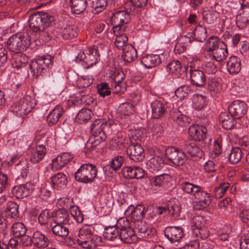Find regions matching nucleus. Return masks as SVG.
I'll use <instances>...</instances> for the list:
<instances>
[{
	"instance_id": "09e8293b",
	"label": "nucleus",
	"mask_w": 249,
	"mask_h": 249,
	"mask_svg": "<svg viewBox=\"0 0 249 249\" xmlns=\"http://www.w3.org/2000/svg\"><path fill=\"white\" fill-rule=\"evenodd\" d=\"M134 226L143 237H148L151 231V230L148 228L147 224L142 220L134 222Z\"/></svg>"
},
{
	"instance_id": "2f4dec72",
	"label": "nucleus",
	"mask_w": 249,
	"mask_h": 249,
	"mask_svg": "<svg viewBox=\"0 0 249 249\" xmlns=\"http://www.w3.org/2000/svg\"><path fill=\"white\" fill-rule=\"evenodd\" d=\"M171 115L173 119L180 126H187L190 123L191 119L181 114L177 109H174Z\"/></svg>"
},
{
	"instance_id": "c9c22d12",
	"label": "nucleus",
	"mask_w": 249,
	"mask_h": 249,
	"mask_svg": "<svg viewBox=\"0 0 249 249\" xmlns=\"http://www.w3.org/2000/svg\"><path fill=\"white\" fill-rule=\"evenodd\" d=\"M6 218L17 219L19 216L18 206L13 202L9 201L7 203L5 210Z\"/></svg>"
},
{
	"instance_id": "9b49d317",
	"label": "nucleus",
	"mask_w": 249,
	"mask_h": 249,
	"mask_svg": "<svg viewBox=\"0 0 249 249\" xmlns=\"http://www.w3.org/2000/svg\"><path fill=\"white\" fill-rule=\"evenodd\" d=\"M126 153L130 159L134 161H142L144 158V149L138 142L136 144L132 142L129 145L127 148Z\"/></svg>"
},
{
	"instance_id": "6e6d98bb",
	"label": "nucleus",
	"mask_w": 249,
	"mask_h": 249,
	"mask_svg": "<svg viewBox=\"0 0 249 249\" xmlns=\"http://www.w3.org/2000/svg\"><path fill=\"white\" fill-rule=\"evenodd\" d=\"M30 68L34 74L36 76L42 75L46 72L45 68L39 65V62L36 59L32 61L30 65Z\"/></svg>"
},
{
	"instance_id": "c756f323",
	"label": "nucleus",
	"mask_w": 249,
	"mask_h": 249,
	"mask_svg": "<svg viewBox=\"0 0 249 249\" xmlns=\"http://www.w3.org/2000/svg\"><path fill=\"white\" fill-rule=\"evenodd\" d=\"M46 152V149L43 145H38L35 149L32 152L30 156V160L33 163H36L41 160Z\"/></svg>"
},
{
	"instance_id": "c03bdc74",
	"label": "nucleus",
	"mask_w": 249,
	"mask_h": 249,
	"mask_svg": "<svg viewBox=\"0 0 249 249\" xmlns=\"http://www.w3.org/2000/svg\"><path fill=\"white\" fill-rule=\"evenodd\" d=\"M52 229L53 233L55 235L61 237H67L69 233V229L65 226V224H56Z\"/></svg>"
},
{
	"instance_id": "bf43d9fd",
	"label": "nucleus",
	"mask_w": 249,
	"mask_h": 249,
	"mask_svg": "<svg viewBox=\"0 0 249 249\" xmlns=\"http://www.w3.org/2000/svg\"><path fill=\"white\" fill-rule=\"evenodd\" d=\"M71 216L77 223H81L84 220V215L77 206H71L70 208Z\"/></svg>"
},
{
	"instance_id": "20e7f679",
	"label": "nucleus",
	"mask_w": 249,
	"mask_h": 249,
	"mask_svg": "<svg viewBox=\"0 0 249 249\" xmlns=\"http://www.w3.org/2000/svg\"><path fill=\"white\" fill-rule=\"evenodd\" d=\"M31 43L30 36L27 34L18 33L11 36L7 41L9 49L11 52L22 51L26 50Z\"/></svg>"
},
{
	"instance_id": "37998d69",
	"label": "nucleus",
	"mask_w": 249,
	"mask_h": 249,
	"mask_svg": "<svg viewBox=\"0 0 249 249\" xmlns=\"http://www.w3.org/2000/svg\"><path fill=\"white\" fill-rule=\"evenodd\" d=\"M194 38L196 40L202 42L207 38V33L205 27L198 25L194 31Z\"/></svg>"
},
{
	"instance_id": "774afa93",
	"label": "nucleus",
	"mask_w": 249,
	"mask_h": 249,
	"mask_svg": "<svg viewBox=\"0 0 249 249\" xmlns=\"http://www.w3.org/2000/svg\"><path fill=\"white\" fill-rule=\"evenodd\" d=\"M97 239H92L91 241L86 240L79 242V246L84 249H94L97 243L96 242Z\"/></svg>"
},
{
	"instance_id": "423d86ee",
	"label": "nucleus",
	"mask_w": 249,
	"mask_h": 249,
	"mask_svg": "<svg viewBox=\"0 0 249 249\" xmlns=\"http://www.w3.org/2000/svg\"><path fill=\"white\" fill-rule=\"evenodd\" d=\"M99 53L97 47L93 46L86 48L82 52H80L76 58L77 61L83 62L85 68H89L98 62Z\"/></svg>"
},
{
	"instance_id": "6ab92c4d",
	"label": "nucleus",
	"mask_w": 249,
	"mask_h": 249,
	"mask_svg": "<svg viewBox=\"0 0 249 249\" xmlns=\"http://www.w3.org/2000/svg\"><path fill=\"white\" fill-rule=\"evenodd\" d=\"M197 201L196 202L197 208L203 209L207 207L211 203L210 196L206 191H204L202 188L195 196Z\"/></svg>"
},
{
	"instance_id": "1a4fd4ad",
	"label": "nucleus",
	"mask_w": 249,
	"mask_h": 249,
	"mask_svg": "<svg viewBox=\"0 0 249 249\" xmlns=\"http://www.w3.org/2000/svg\"><path fill=\"white\" fill-rule=\"evenodd\" d=\"M130 18L129 15L124 10H120L114 13L111 18V21L114 25L112 28L114 33L121 30L124 31L126 28L125 24L128 23Z\"/></svg>"
},
{
	"instance_id": "ea45409f",
	"label": "nucleus",
	"mask_w": 249,
	"mask_h": 249,
	"mask_svg": "<svg viewBox=\"0 0 249 249\" xmlns=\"http://www.w3.org/2000/svg\"><path fill=\"white\" fill-rule=\"evenodd\" d=\"M180 185L181 188L184 192L192 195L194 197L201 189V187L199 186L194 184L188 181L182 182Z\"/></svg>"
},
{
	"instance_id": "5fc2aeb1",
	"label": "nucleus",
	"mask_w": 249,
	"mask_h": 249,
	"mask_svg": "<svg viewBox=\"0 0 249 249\" xmlns=\"http://www.w3.org/2000/svg\"><path fill=\"white\" fill-rule=\"evenodd\" d=\"M119 113L124 116H129L135 112L134 106L130 103H125L119 107Z\"/></svg>"
},
{
	"instance_id": "e2e57ef3",
	"label": "nucleus",
	"mask_w": 249,
	"mask_h": 249,
	"mask_svg": "<svg viewBox=\"0 0 249 249\" xmlns=\"http://www.w3.org/2000/svg\"><path fill=\"white\" fill-rule=\"evenodd\" d=\"M167 68L173 73H178L181 71V65L180 61L173 60L167 65Z\"/></svg>"
},
{
	"instance_id": "c85d7f7f",
	"label": "nucleus",
	"mask_w": 249,
	"mask_h": 249,
	"mask_svg": "<svg viewBox=\"0 0 249 249\" xmlns=\"http://www.w3.org/2000/svg\"><path fill=\"white\" fill-rule=\"evenodd\" d=\"M77 35V28L74 26L69 25L58 32L57 37L69 40L74 38Z\"/></svg>"
},
{
	"instance_id": "9d476101",
	"label": "nucleus",
	"mask_w": 249,
	"mask_h": 249,
	"mask_svg": "<svg viewBox=\"0 0 249 249\" xmlns=\"http://www.w3.org/2000/svg\"><path fill=\"white\" fill-rule=\"evenodd\" d=\"M229 113L235 119L243 117L247 112V106L244 102L236 100L232 102L228 108Z\"/></svg>"
},
{
	"instance_id": "4be33fe9",
	"label": "nucleus",
	"mask_w": 249,
	"mask_h": 249,
	"mask_svg": "<svg viewBox=\"0 0 249 249\" xmlns=\"http://www.w3.org/2000/svg\"><path fill=\"white\" fill-rule=\"evenodd\" d=\"M53 219L56 224H70V216L69 213L65 209H60L54 213Z\"/></svg>"
},
{
	"instance_id": "473e14b6",
	"label": "nucleus",
	"mask_w": 249,
	"mask_h": 249,
	"mask_svg": "<svg viewBox=\"0 0 249 249\" xmlns=\"http://www.w3.org/2000/svg\"><path fill=\"white\" fill-rule=\"evenodd\" d=\"M234 117L229 115L227 112H222L219 116V120L223 128L231 129L234 125Z\"/></svg>"
},
{
	"instance_id": "338daca9",
	"label": "nucleus",
	"mask_w": 249,
	"mask_h": 249,
	"mask_svg": "<svg viewBox=\"0 0 249 249\" xmlns=\"http://www.w3.org/2000/svg\"><path fill=\"white\" fill-rule=\"evenodd\" d=\"M50 219L51 216L47 209L42 211L38 218L39 223L42 225L47 224Z\"/></svg>"
},
{
	"instance_id": "cd10ccee",
	"label": "nucleus",
	"mask_w": 249,
	"mask_h": 249,
	"mask_svg": "<svg viewBox=\"0 0 249 249\" xmlns=\"http://www.w3.org/2000/svg\"><path fill=\"white\" fill-rule=\"evenodd\" d=\"M122 57L124 61L131 62L137 57V50L131 45H126L123 49Z\"/></svg>"
},
{
	"instance_id": "0e129e2a",
	"label": "nucleus",
	"mask_w": 249,
	"mask_h": 249,
	"mask_svg": "<svg viewBox=\"0 0 249 249\" xmlns=\"http://www.w3.org/2000/svg\"><path fill=\"white\" fill-rule=\"evenodd\" d=\"M98 93L102 97H105L110 94V91L108 87V84L106 83H102L98 87Z\"/></svg>"
},
{
	"instance_id": "6e6552de",
	"label": "nucleus",
	"mask_w": 249,
	"mask_h": 249,
	"mask_svg": "<svg viewBox=\"0 0 249 249\" xmlns=\"http://www.w3.org/2000/svg\"><path fill=\"white\" fill-rule=\"evenodd\" d=\"M33 107V99L30 96H25L12 107V109L18 115L22 116L30 112Z\"/></svg>"
},
{
	"instance_id": "603ef678",
	"label": "nucleus",
	"mask_w": 249,
	"mask_h": 249,
	"mask_svg": "<svg viewBox=\"0 0 249 249\" xmlns=\"http://www.w3.org/2000/svg\"><path fill=\"white\" fill-rule=\"evenodd\" d=\"M146 131L144 128H140L134 130L131 136L130 141L132 142L136 141L137 142H144L146 139Z\"/></svg>"
},
{
	"instance_id": "7c9ffc66",
	"label": "nucleus",
	"mask_w": 249,
	"mask_h": 249,
	"mask_svg": "<svg viewBox=\"0 0 249 249\" xmlns=\"http://www.w3.org/2000/svg\"><path fill=\"white\" fill-rule=\"evenodd\" d=\"M152 116L153 118L158 119L165 113V109L163 104L159 100H155L151 104Z\"/></svg>"
},
{
	"instance_id": "a19ab883",
	"label": "nucleus",
	"mask_w": 249,
	"mask_h": 249,
	"mask_svg": "<svg viewBox=\"0 0 249 249\" xmlns=\"http://www.w3.org/2000/svg\"><path fill=\"white\" fill-rule=\"evenodd\" d=\"M119 231L120 230L114 226L106 227L103 232V236L106 240L113 241L116 239H118Z\"/></svg>"
},
{
	"instance_id": "f3484780",
	"label": "nucleus",
	"mask_w": 249,
	"mask_h": 249,
	"mask_svg": "<svg viewBox=\"0 0 249 249\" xmlns=\"http://www.w3.org/2000/svg\"><path fill=\"white\" fill-rule=\"evenodd\" d=\"M73 158L72 155L69 153H64L54 158L52 163L51 168L53 170H58L68 164Z\"/></svg>"
},
{
	"instance_id": "4468645a",
	"label": "nucleus",
	"mask_w": 249,
	"mask_h": 249,
	"mask_svg": "<svg viewBox=\"0 0 249 249\" xmlns=\"http://www.w3.org/2000/svg\"><path fill=\"white\" fill-rule=\"evenodd\" d=\"M123 176L125 178L140 179L144 176V171L138 167L126 166L122 170Z\"/></svg>"
},
{
	"instance_id": "aec40b11",
	"label": "nucleus",
	"mask_w": 249,
	"mask_h": 249,
	"mask_svg": "<svg viewBox=\"0 0 249 249\" xmlns=\"http://www.w3.org/2000/svg\"><path fill=\"white\" fill-rule=\"evenodd\" d=\"M12 65L14 68L19 69L25 66L28 62V58L20 51L12 52Z\"/></svg>"
},
{
	"instance_id": "49530a36",
	"label": "nucleus",
	"mask_w": 249,
	"mask_h": 249,
	"mask_svg": "<svg viewBox=\"0 0 249 249\" xmlns=\"http://www.w3.org/2000/svg\"><path fill=\"white\" fill-rule=\"evenodd\" d=\"M12 232L16 237L24 235L27 232V228L21 222H16L12 227Z\"/></svg>"
},
{
	"instance_id": "7ed1b4c3",
	"label": "nucleus",
	"mask_w": 249,
	"mask_h": 249,
	"mask_svg": "<svg viewBox=\"0 0 249 249\" xmlns=\"http://www.w3.org/2000/svg\"><path fill=\"white\" fill-rule=\"evenodd\" d=\"M210 47L204 50L205 55L210 59L212 57L217 62H222L226 59L228 54L227 45L223 41L210 40Z\"/></svg>"
},
{
	"instance_id": "4d7b16f0",
	"label": "nucleus",
	"mask_w": 249,
	"mask_h": 249,
	"mask_svg": "<svg viewBox=\"0 0 249 249\" xmlns=\"http://www.w3.org/2000/svg\"><path fill=\"white\" fill-rule=\"evenodd\" d=\"M145 207L143 205H138L135 207V210L131 217L134 222L141 221L144 216Z\"/></svg>"
},
{
	"instance_id": "680f3d73",
	"label": "nucleus",
	"mask_w": 249,
	"mask_h": 249,
	"mask_svg": "<svg viewBox=\"0 0 249 249\" xmlns=\"http://www.w3.org/2000/svg\"><path fill=\"white\" fill-rule=\"evenodd\" d=\"M168 211L170 213L175 217H178L181 211V207L178 201L174 203L172 201L170 202L169 204H168Z\"/></svg>"
},
{
	"instance_id": "ddd939ff",
	"label": "nucleus",
	"mask_w": 249,
	"mask_h": 249,
	"mask_svg": "<svg viewBox=\"0 0 249 249\" xmlns=\"http://www.w3.org/2000/svg\"><path fill=\"white\" fill-rule=\"evenodd\" d=\"M190 73L191 83L192 85L202 87L205 84L206 78L203 71L191 68Z\"/></svg>"
},
{
	"instance_id": "4c0bfd02",
	"label": "nucleus",
	"mask_w": 249,
	"mask_h": 249,
	"mask_svg": "<svg viewBox=\"0 0 249 249\" xmlns=\"http://www.w3.org/2000/svg\"><path fill=\"white\" fill-rule=\"evenodd\" d=\"M236 25L240 29H243L249 25V11H243L236 16Z\"/></svg>"
},
{
	"instance_id": "b1692460",
	"label": "nucleus",
	"mask_w": 249,
	"mask_h": 249,
	"mask_svg": "<svg viewBox=\"0 0 249 249\" xmlns=\"http://www.w3.org/2000/svg\"><path fill=\"white\" fill-rule=\"evenodd\" d=\"M226 66L227 70L230 73H238L241 69L240 59L235 56L230 57L227 62Z\"/></svg>"
},
{
	"instance_id": "39448f33",
	"label": "nucleus",
	"mask_w": 249,
	"mask_h": 249,
	"mask_svg": "<svg viewBox=\"0 0 249 249\" xmlns=\"http://www.w3.org/2000/svg\"><path fill=\"white\" fill-rule=\"evenodd\" d=\"M97 168L91 163L82 165L75 174V179L81 182L88 183L94 181L97 176Z\"/></svg>"
},
{
	"instance_id": "3c124183",
	"label": "nucleus",
	"mask_w": 249,
	"mask_h": 249,
	"mask_svg": "<svg viewBox=\"0 0 249 249\" xmlns=\"http://www.w3.org/2000/svg\"><path fill=\"white\" fill-rule=\"evenodd\" d=\"M193 92L190 86L184 85L178 87L175 90V93L178 98L182 99Z\"/></svg>"
},
{
	"instance_id": "a878e982",
	"label": "nucleus",
	"mask_w": 249,
	"mask_h": 249,
	"mask_svg": "<svg viewBox=\"0 0 249 249\" xmlns=\"http://www.w3.org/2000/svg\"><path fill=\"white\" fill-rule=\"evenodd\" d=\"M147 164L149 171L154 173L161 170L164 165V161L162 157L155 156L150 159Z\"/></svg>"
},
{
	"instance_id": "72a5a7b5",
	"label": "nucleus",
	"mask_w": 249,
	"mask_h": 249,
	"mask_svg": "<svg viewBox=\"0 0 249 249\" xmlns=\"http://www.w3.org/2000/svg\"><path fill=\"white\" fill-rule=\"evenodd\" d=\"M71 12L76 14L83 13L86 9L87 0H70Z\"/></svg>"
},
{
	"instance_id": "f8f14e48",
	"label": "nucleus",
	"mask_w": 249,
	"mask_h": 249,
	"mask_svg": "<svg viewBox=\"0 0 249 249\" xmlns=\"http://www.w3.org/2000/svg\"><path fill=\"white\" fill-rule=\"evenodd\" d=\"M34 189L33 184L27 182L26 184L14 186L12 194L17 198H22L27 196Z\"/></svg>"
},
{
	"instance_id": "13d9d810",
	"label": "nucleus",
	"mask_w": 249,
	"mask_h": 249,
	"mask_svg": "<svg viewBox=\"0 0 249 249\" xmlns=\"http://www.w3.org/2000/svg\"><path fill=\"white\" fill-rule=\"evenodd\" d=\"M229 187L230 184L228 182H224L215 187L214 190V196L215 198L218 199L221 198Z\"/></svg>"
},
{
	"instance_id": "a211bd4d",
	"label": "nucleus",
	"mask_w": 249,
	"mask_h": 249,
	"mask_svg": "<svg viewBox=\"0 0 249 249\" xmlns=\"http://www.w3.org/2000/svg\"><path fill=\"white\" fill-rule=\"evenodd\" d=\"M206 128L201 125H193L188 129L190 137L195 141L203 140L206 137Z\"/></svg>"
},
{
	"instance_id": "864d4df0",
	"label": "nucleus",
	"mask_w": 249,
	"mask_h": 249,
	"mask_svg": "<svg viewBox=\"0 0 249 249\" xmlns=\"http://www.w3.org/2000/svg\"><path fill=\"white\" fill-rule=\"evenodd\" d=\"M242 152L238 147L232 148L229 155V160L231 163L236 164L241 160Z\"/></svg>"
},
{
	"instance_id": "393cba45",
	"label": "nucleus",
	"mask_w": 249,
	"mask_h": 249,
	"mask_svg": "<svg viewBox=\"0 0 249 249\" xmlns=\"http://www.w3.org/2000/svg\"><path fill=\"white\" fill-rule=\"evenodd\" d=\"M183 148L191 157L201 158L202 156V151L194 142H185Z\"/></svg>"
},
{
	"instance_id": "052dcab7",
	"label": "nucleus",
	"mask_w": 249,
	"mask_h": 249,
	"mask_svg": "<svg viewBox=\"0 0 249 249\" xmlns=\"http://www.w3.org/2000/svg\"><path fill=\"white\" fill-rule=\"evenodd\" d=\"M53 194L52 188L49 183H45L40 189L39 196L44 199H47Z\"/></svg>"
},
{
	"instance_id": "5701e85b",
	"label": "nucleus",
	"mask_w": 249,
	"mask_h": 249,
	"mask_svg": "<svg viewBox=\"0 0 249 249\" xmlns=\"http://www.w3.org/2000/svg\"><path fill=\"white\" fill-rule=\"evenodd\" d=\"M49 240L47 236L41 232L37 231L33 235V244L39 249H44L49 244Z\"/></svg>"
},
{
	"instance_id": "79ce46f5",
	"label": "nucleus",
	"mask_w": 249,
	"mask_h": 249,
	"mask_svg": "<svg viewBox=\"0 0 249 249\" xmlns=\"http://www.w3.org/2000/svg\"><path fill=\"white\" fill-rule=\"evenodd\" d=\"M92 115V112L90 109L82 108L78 112L75 118V121L79 124L84 123L89 120Z\"/></svg>"
},
{
	"instance_id": "dca6fc26",
	"label": "nucleus",
	"mask_w": 249,
	"mask_h": 249,
	"mask_svg": "<svg viewBox=\"0 0 249 249\" xmlns=\"http://www.w3.org/2000/svg\"><path fill=\"white\" fill-rule=\"evenodd\" d=\"M165 236L172 242L179 241L183 235V230L180 227L169 226L164 230Z\"/></svg>"
},
{
	"instance_id": "f03ea898",
	"label": "nucleus",
	"mask_w": 249,
	"mask_h": 249,
	"mask_svg": "<svg viewBox=\"0 0 249 249\" xmlns=\"http://www.w3.org/2000/svg\"><path fill=\"white\" fill-rule=\"evenodd\" d=\"M54 20V17L50 14L44 12H38L33 14L29 19L30 27L35 32H42L44 35H48L44 32L45 28L49 27Z\"/></svg>"
},
{
	"instance_id": "f704fd0d",
	"label": "nucleus",
	"mask_w": 249,
	"mask_h": 249,
	"mask_svg": "<svg viewBox=\"0 0 249 249\" xmlns=\"http://www.w3.org/2000/svg\"><path fill=\"white\" fill-rule=\"evenodd\" d=\"M171 179V177L167 174H162L154 177L153 180L151 182L152 190H155V187H160L164 186L165 184L169 182Z\"/></svg>"
},
{
	"instance_id": "8fccbe9b",
	"label": "nucleus",
	"mask_w": 249,
	"mask_h": 249,
	"mask_svg": "<svg viewBox=\"0 0 249 249\" xmlns=\"http://www.w3.org/2000/svg\"><path fill=\"white\" fill-rule=\"evenodd\" d=\"M92 101V97L90 96L78 93L76 94L75 99L72 101V103L76 106L79 105H89Z\"/></svg>"
},
{
	"instance_id": "2eb2a0df",
	"label": "nucleus",
	"mask_w": 249,
	"mask_h": 249,
	"mask_svg": "<svg viewBox=\"0 0 249 249\" xmlns=\"http://www.w3.org/2000/svg\"><path fill=\"white\" fill-rule=\"evenodd\" d=\"M118 239L125 243L131 244L136 242L137 237L132 228L130 227H122L120 230Z\"/></svg>"
},
{
	"instance_id": "f257e3e1",
	"label": "nucleus",
	"mask_w": 249,
	"mask_h": 249,
	"mask_svg": "<svg viewBox=\"0 0 249 249\" xmlns=\"http://www.w3.org/2000/svg\"><path fill=\"white\" fill-rule=\"evenodd\" d=\"M107 126L106 122L100 119L95 120L91 124V135L86 144V147L89 150L93 149L104 141L107 138L105 129Z\"/></svg>"
},
{
	"instance_id": "e433bc0d",
	"label": "nucleus",
	"mask_w": 249,
	"mask_h": 249,
	"mask_svg": "<svg viewBox=\"0 0 249 249\" xmlns=\"http://www.w3.org/2000/svg\"><path fill=\"white\" fill-rule=\"evenodd\" d=\"M79 241L86 240H90L92 239H97L93 234L92 228L90 227L85 226L81 228L78 232Z\"/></svg>"
},
{
	"instance_id": "bb28decb",
	"label": "nucleus",
	"mask_w": 249,
	"mask_h": 249,
	"mask_svg": "<svg viewBox=\"0 0 249 249\" xmlns=\"http://www.w3.org/2000/svg\"><path fill=\"white\" fill-rule=\"evenodd\" d=\"M67 182V177L63 173H58L51 177V182L53 188L58 190L64 188Z\"/></svg>"
},
{
	"instance_id": "69168bd1",
	"label": "nucleus",
	"mask_w": 249,
	"mask_h": 249,
	"mask_svg": "<svg viewBox=\"0 0 249 249\" xmlns=\"http://www.w3.org/2000/svg\"><path fill=\"white\" fill-rule=\"evenodd\" d=\"M202 68L204 71L208 74H214L217 71L216 65L213 62L211 61L205 62Z\"/></svg>"
},
{
	"instance_id": "0eeeda50",
	"label": "nucleus",
	"mask_w": 249,
	"mask_h": 249,
	"mask_svg": "<svg viewBox=\"0 0 249 249\" xmlns=\"http://www.w3.org/2000/svg\"><path fill=\"white\" fill-rule=\"evenodd\" d=\"M165 156L170 162L178 166L182 165L187 160L184 152L174 146L168 147L166 149Z\"/></svg>"
},
{
	"instance_id": "a18cd8bd",
	"label": "nucleus",
	"mask_w": 249,
	"mask_h": 249,
	"mask_svg": "<svg viewBox=\"0 0 249 249\" xmlns=\"http://www.w3.org/2000/svg\"><path fill=\"white\" fill-rule=\"evenodd\" d=\"M193 103L194 108L197 110H202L207 103L206 97L199 94H196L193 96Z\"/></svg>"
},
{
	"instance_id": "58836bf2",
	"label": "nucleus",
	"mask_w": 249,
	"mask_h": 249,
	"mask_svg": "<svg viewBox=\"0 0 249 249\" xmlns=\"http://www.w3.org/2000/svg\"><path fill=\"white\" fill-rule=\"evenodd\" d=\"M63 111V108L60 106H56L48 115L47 121L49 124L53 125L57 123Z\"/></svg>"
},
{
	"instance_id": "de8ad7c7",
	"label": "nucleus",
	"mask_w": 249,
	"mask_h": 249,
	"mask_svg": "<svg viewBox=\"0 0 249 249\" xmlns=\"http://www.w3.org/2000/svg\"><path fill=\"white\" fill-rule=\"evenodd\" d=\"M123 31H119L114 34L116 35L115 45L119 49L122 48L123 49L125 46L128 45L126 44L127 41V37L125 34L122 33Z\"/></svg>"
},
{
	"instance_id": "412c9836",
	"label": "nucleus",
	"mask_w": 249,
	"mask_h": 249,
	"mask_svg": "<svg viewBox=\"0 0 249 249\" xmlns=\"http://www.w3.org/2000/svg\"><path fill=\"white\" fill-rule=\"evenodd\" d=\"M161 59L159 55L147 54L141 59V63L147 69L156 67L161 63Z\"/></svg>"
}]
</instances>
